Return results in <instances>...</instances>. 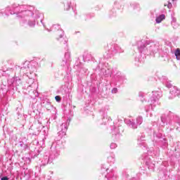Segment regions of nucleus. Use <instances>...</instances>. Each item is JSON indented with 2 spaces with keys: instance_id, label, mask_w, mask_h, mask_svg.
Instances as JSON below:
<instances>
[{
  "instance_id": "nucleus-1",
  "label": "nucleus",
  "mask_w": 180,
  "mask_h": 180,
  "mask_svg": "<svg viewBox=\"0 0 180 180\" xmlns=\"http://www.w3.org/2000/svg\"><path fill=\"white\" fill-rule=\"evenodd\" d=\"M164 19H165V15L162 14L159 15L158 18H156V23H161Z\"/></svg>"
},
{
  "instance_id": "nucleus-2",
  "label": "nucleus",
  "mask_w": 180,
  "mask_h": 180,
  "mask_svg": "<svg viewBox=\"0 0 180 180\" xmlns=\"http://www.w3.org/2000/svg\"><path fill=\"white\" fill-rule=\"evenodd\" d=\"M174 54L176 56V60H180V49H177L176 51L174 52Z\"/></svg>"
},
{
  "instance_id": "nucleus-3",
  "label": "nucleus",
  "mask_w": 180,
  "mask_h": 180,
  "mask_svg": "<svg viewBox=\"0 0 180 180\" xmlns=\"http://www.w3.org/2000/svg\"><path fill=\"white\" fill-rule=\"evenodd\" d=\"M55 99H56V101L57 102L61 101V97H60L59 96H56L55 97Z\"/></svg>"
},
{
  "instance_id": "nucleus-4",
  "label": "nucleus",
  "mask_w": 180,
  "mask_h": 180,
  "mask_svg": "<svg viewBox=\"0 0 180 180\" xmlns=\"http://www.w3.org/2000/svg\"><path fill=\"white\" fill-rule=\"evenodd\" d=\"M167 8H168L169 9H171V8H172V4H171L170 2H168Z\"/></svg>"
},
{
  "instance_id": "nucleus-5",
  "label": "nucleus",
  "mask_w": 180,
  "mask_h": 180,
  "mask_svg": "<svg viewBox=\"0 0 180 180\" xmlns=\"http://www.w3.org/2000/svg\"><path fill=\"white\" fill-rule=\"evenodd\" d=\"M1 180H9V179L8 177L5 176V177H2Z\"/></svg>"
},
{
  "instance_id": "nucleus-6",
  "label": "nucleus",
  "mask_w": 180,
  "mask_h": 180,
  "mask_svg": "<svg viewBox=\"0 0 180 180\" xmlns=\"http://www.w3.org/2000/svg\"><path fill=\"white\" fill-rule=\"evenodd\" d=\"M30 26H32V27L34 26V23H33L32 25L30 24Z\"/></svg>"
},
{
  "instance_id": "nucleus-7",
  "label": "nucleus",
  "mask_w": 180,
  "mask_h": 180,
  "mask_svg": "<svg viewBox=\"0 0 180 180\" xmlns=\"http://www.w3.org/2000/svg\"><path fill=\"white\" fill-rule=\"evenodd\" d=\"M112 91H117V89H115V88H114V89H112Z\"/></svg>"
},
{
  "instance_id": "nucleus-8",
  "label": "nucleus",
  "mask_w": 180,
  "mask_h": 180,
  "mask_svg": "<svg viewBox=\"0 0 180 180\" xmlns=\"http://www.w3.org/2000/svg\"><path fill=\"white\" fill-rule=\"evenodd\" d=\"M60 37H63V34H60Z\"/></svg>"
},
{
  "instance_id": "nucleus-9",
  "label": "nucleus",
  "mask_w": 180,
  "mask_h": 180,
  "mask_svg": "<svg viewBox=\"0 0 180 180\" xmlns=\"http://www.w3.org/2000/svg\"><path fill=\"white\" fill-rule=\"evenodd\" d=\"M164 6H167V4H165Z\"/></svg>"
}]
</instances>
